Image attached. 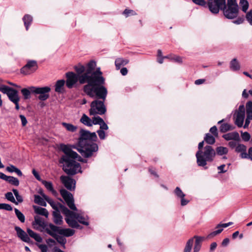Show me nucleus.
<instances>
[{
	"instance_id": "obj_1",
	"label": "nucleus",
	"mask_w": 252,
	"mask_h": 252,
	"mask_svg": "<svg viewBox=\"0 0 252 252\" xmlns=\"http://www.w3.org/2000/svg\"><path fill=\"white\" fill-rule=\"evenodd\" d=\"M96 63L94 60L90 61L86 65L79 64L74 67L76 74L73 72L66 73V85L69 88L79 81L81 84L85 85L83 91L91 97L95 96L103 99H106L107 90L104 86L105 79L102 75L100 68H96Z\"/></svg>"
},
{
	"instance_id": "obj_2",
	"label": "nucleus",
	"mask_w": 252,
	"mask_h": 252,
	"mask_svg": "<svg viewBox=\"0 0 252 252\" xmlns=\"http://www.w3.org/2000/svg\"><path fill=\"white\" fill-rule=\"evenodd\" d=\"M60 193L68 207L71 210L77 211V212L71 211L63 205L54 202L44 193H41V194L51 205L54 211L61 210L64 214L65 216V220L70 227L80 229H82V226L79 224L78 222L84 225H88L89 223L88 217L85 216L83 213L78 211L74 204V200L72 194L65 189H61L60 190Z\"/></svg>"
},
{
	"instance_id": "obj_3",
	"label": "nucleus",
	"mask_w": 252,
	"mask_h": 252,
	"mask_svg": "<svg viewBox=\"0 0 252 252\" xmlns=\"http://www.w3.org/2000/svg\"><path fill=\"white\" fill-rule=\"evenodd\" d=\"M61 149L65 154L60 159V162L63 164V171L66 174L71 175L78 172L81 173L80 164L74 159L78 157V160L81 162H86V160L79 156L76 152L72 151L71 148L67 145H61Z\"/></svg>"
},
{
	"instance_id": "obj_4",
	"label": "nucleus",
	"mask_w": 252,
	"mask_h": 252,
	"mask_svg": "<svg viewBox=\"0 0 252 252\" xmlns=\"http://www.w3.org/2000/svg\"><path fill=\"white\" fill-rule=\"evenodd\" d=\"M97 136L95 132L81 129L80 131V137L78 139V148L76 146L72 147L76 149L85 158H90L94 156L98 149L97 145L94 143Z\"/></svg>"
},
{
	"instance_id": "obj_5",
	"label": "nucleus",
	"mask_w": 252,
	"mask_h": 252,
	"mask_svg": "<svg viewBox=\"0 0 252 252\" xmlns=\"http://www.w3.org/2000/svg\"><path fill=\"white\" fill-rule=\"evenodd\" d=\"M213 3H208V6L211 12L214 14L219 13L220 9L223 11L224 16L227 19H233L238 15L239 6L236 0H227V4L218 6V4L214 5Z\"/></svg>"
},
{
	"instance_id": "obj_6",
	"label": "nucleus",
	"mask_w": 252,
	"mask_h": 252,
	"mask_svg": "<svg viewBox=\"0 0 252 252\" xmlns=\"http://www.w3.org/2000/svg\"><path fill=\"white\" fill-rule=\"evenodd\" d=\"M216 155V152L211 146H206L200 151L196 153L197 163L199 166H205L207 161L213 160Z\"/></svg>"
},
{
	"instance_id": "obj_7",
	"label": "nucleus",
	"mask_w": 252,
	"mask_h": 252,
	"mask_svg": "<svg viewBox=\"0 0 252 252\" xmlns=\"http://www.w3.org/2000/svg\"><path fill=\"white\" fill-rule=\"evenodd\" d=\"M94 97H96V96ZM99 99L100 98H99ZM102 99V101L97 99L92 102L91 108L89 111L90 115H94L95 114L103 115L106 112V109L104 104V101L105 99Z\"/></svg>"
},
{
	"instance_id": "obj_8",
	"label": "nucleus",
	"mask_w": 252,
	"mask_h": 252,
	"mask_svg": "<svg viewBox=\"0 0 252 252\" xmlns=\"http://www.w3.org/2000/svg\"><path fill=\"white\" fill-rule=\"evenodd\" d=\"M32 93L39 94L38 99L40 100H45L49 97V93L51 91V89L49 87H32Z\"/></svg>"
},
{
	"instance_id": "obj_9",
	"label": "nucleus",
	"mask_w": 252,
	"mask_h": 252,
	"mask_svg": "<svg viewBox=\"0 0 252 252\" xmlns=\"http://www.w3.org/2000/svg\"><path fill=\"white\" fill-rule=\"evenodd\" d=\"M0 90L3 94H6L7 95L9 99L13 103L20 101V97L17 90L8 86L4 87L1 88Z\"/></svg>"
},
{
	"instance_id": "obj_10",
	"label": "nucleus",
	"mask_w": 252,
	"mask_h": 252,
	"mask_svg": "<svg viewBox=\"0 0 252 252\" xmlns=\"http://www.w3.org/2000/svg\"><path fill=\"white\" fill-rule=\"evenodd\" d=\"M38 68L37 62L34 60L29 61L21 69V73L29 75L34 72Z\"/></svg>"
},
{
	"instance_id": "obj_11",
	"label": "nucleus",
	"mask_w": 252,
	"mask_h": 252,
	"mask_svg": "<svg viewBox=\"0 0 252 252\" xmlns=\"http://www.w3.org/2000/svg\"><path fill=\"white\" fill-rule=\"evenodd\" d=\"M50 228L53 230L54 232H58L60 235L65 237H70L74 235L75 230L70 228H62L60 227L54 225L52 223H50Z\"/></svg>"
},
{
	"instance_id": "obj_12",
	"label": "nucleus",
	"mask_w": 252,
	"mask_h": 252,
	"mask_svg": "<svg viewBox=\"0 0 252 252\" xmlns=\"http://www.w3.org/2000/svg\"><path fill=\"white\" fill-rule=\"evenodd\" d=\"M245 117V109L243 105H240L236 113L235 124L239 127L242 126Z\"/></svg>"
},
{
	"instance_id": "obj_13",
	"label": "nucleus",
	"mask_w": 252,
	"mask_h": 252,
	"mask_svg": "<svg viewBox=\"0 0 252 252\" xmlns=\"http://www.w3.org/2000/svg\"><path fill=\"white\" fill-rule=\"evenodd\" d=\"M64 187L69 190H74L75 188V181L68 176H62L60 178Z\"/></svg>"
},
{
	"instance_id": "obj_14",
	"label": "nucleus",
	"mask_w": 252,
	"mask_h": 252,
	"mask_svg": "<svg viewBox=\"0 0 252 252\" xmlns=\"http://www.w3.org/2000/svg\"><path fill=\"white\" fill-rule=\"evenodd\" d=\"M45 231L48 234L54 237L58 243L64 247V245L66 242V239L63 236L59 235L58 234H59L58 232H54L53 230H51L50 228V224L45 228Z\"/></svg>"
},
{
	"instance_id": "obj_15",
	"label": "nucleus",
	"mask_w": 252,
	"mask_h": 252,
	"mask_svg": "<svg viewBox=\"0 0 252 252\" xmlns=\"http://www.w3.org/2000/svg\"><path fill=\"white\" fill-rule=\"evenodd\" d=\"M175 196L181 200V204L182 206L186 205L189 201L185 198V194L182 191L179 187H176L174 191Z\"/></svg>"
},
{
	"instance_id": "obj_16",
	"label": "nucleus",
	"mask_w": 252,
	"mask_h": 252,
	"mask_svg": "<svg viewBox=\"0 0 252 252\" xmlns=\"http://www.w3.org/2000/svg\"><path fill=\"white\" fill-rule=\"evenodd\" d=\"M15 230L17 232L18 237L23 241L25 242H29L30 239L28 235L20 227L15 226Z\"/></svg>"
},
{
	"instance_id": "obj_17",
	"label": "nucleus",
	"mask_w": 252,
	"mask_h": 252,
	"mask_svg": "<svg viewBox=\"0 0 252 252\" xmlns=\"http://www.w3.org/2000/svg\"><path fill=\"white\" fill-rule=\"evenodd\" d=\"M193 239H195V244L193 249V252H199L201 248V242L204 239V237L198 236H194Z\"/></svg>"
},
{
	"instance_id": "obj_18",
	"label": "nucleus",
	"mask_w": 252,
	"mask_h": 252,
	"mask_svg": "<svg viewBox=\"0 0 252 252\" xmlns=\"http://www.w3.org/2000/svg\"><path fill=\"white\" fill-rule=\"evenodd\" d=\"M129 62L128 60L122 58H117L115 62L116 68L117 70L120 69L123 66L126 65Z\"/></svg>"
},
{
	"instance_id": "obj_19",
	"label": "nucleus",
	"mask_w": 252,
	"mask_h": 252,
	"mask_svg": "<svg viewBox=\"0 0 252 252\" xmlns=\"http://www.w3.org/2000/svg\"><path fill=\"white\" fill-rule=\"evenodd\" d=\"M65 81L64 80H59L56 82L55 84V91L58 93H63L64 91V86Z\"/></svg>"
},
{
	"instance_id": "obj_20",
	"label": "nucleus",
	"mask_w": 252,
	"mask_h": 252,
	"mask_svg": "<svg viewBox=\"0 0 252 252\" xmlns=\"http://www.w3.org/2000/svg\"><path fill=\"white\" fill-rule=\"evenodd\" d=\"M61 210L54 211L53 213L54 222L57 224H61L63 222V218L60 214Z\"/></svg>"
},
{
	"instance_id": "obj_21",
	"label": "nucleus",
	"mask_w": 252,
	"mask_h": 252,
	"mask_svg": "<svg viewBox=\"0 0 252 252\" xmlns=\"http://www.w3.org/2000/svg\"><path fill=\"white\" fill-rule=\"evenodd\" d=\"M33 208L36 214L45 216L46 218L48 217V212L45 208L39 206H33Z\"/></svg>"
},
{
	"instance_id": "obj_22",
	"label": "nucleus",
	"mask_w": 252,
	"mask_h": 252,
	"mask_svg": "<svg viewBox=\"0 0 252 252\" xmlns=\"http://www.w3.org/2000/svg\"><path fill=\"white\" fill-rule=\"evenodd\" d=\"M80 122L88 126H92V119L90 118L87 115L83 114L80 119Z\"/></svg>"
},
{
	"instance_id": "obj_23",
	"label": "nucleus",
	"mask_w": 252,
	"mask_h": 252,
	"mask_svg": "<svg viewBox=\"0 0 252 252\" xmlns=\"http://www.w3.org/2000/svg\"><path fill=\"white\" fill-rule=\"evenodd\" d=\"M34 219V221L33 222V225H35V224L38 225L39 226L43 228L45 230V228L49 225V224L46 225L44 221L42 220V219L38 216H35Z\"/></svg>"
},
{
	"instance_id": "obj_24",
	"label": "nucleus",
	"mask_w": 252,
	"mask_h": 252,
	"mask_svg": "<svg viewBox=\"0 0 252 252\" xmlns=\"http://www.w3.org/2000/svg\"><path fill=\"white\" fill-rule=\"evenodd\" d=\"M27 232L30 236L34 239L36 241L38 242H42V238L39 234L33 232L32 230L29 228L27 229Z\"/></svg>"
},
{
	"instance_id": "obj_25",
	"label": "nucleus",
	"mask_w": 252,
	"mask_h": 252,
	"mask_svg": "<svg viewBox=\"0 0 252 252\" xmlns=\"http://www.w3.org/2000/svg\"><path fill=\"white\" fill-rule=\"evenodd\" d=\"M240 64L236 59H233L230 63V68L233 71H238L240 69Z\"/></svg>"
},
{
	"instance_id": "obj_26",
	"label": "nucleus",
	"mask_w": 252,
	"mask_h": 252,
	"mask_svg": "<svg viewBox=\"0 0 252 252\" xmlns=\"http://www.w3.org/2000/svg\"><path fill=\"white\" fill-rule=\"evenodd\" d=\"M23 21L27 31L29 30V26L32 21V17L31 15L27 14L23 18Z\"/></svg>"
},
{
	"instance_id": "obj_27",
	"label": "nucleus",
	"mask_w": 252,
	"mask_h": 252,
	"mask_svg": "<svg viewBox=\"0 0 252 252\" xmlns=\"http://www.w3.org/2000/svg\"><path fill=\"white\" fill-rule=\"evenodd\" d=\"M62 125L66 129V130L69 132H73L76 131L77 129V126L70 123L63 122L62 123Z\"/></svg>"
},
{
	"instance_id": "obj_28",
	"label": "nucleus",
	"mask_w": 252,
	"mask_h": 252,
	"mask_svg": "<svg viewBox=\"0 0 252 252\" xmlns=\"http://www.w3.org/2000/svg\"><path fill=\"white\" fill-rule=\"evenodd\" d=\"M31 90L32 87H30L28 89L24 88L21 90V93L25 99H28L31 98V94L32 93Z\"/></svg>"
},
{
	"instance_id": "obj_29",
	"label": "nucleus",
	"mask_w": 252,
	"mask_h": 252,
	"mask_svg": "<svg viewBox=\"0 0 252 252\" xmlns=\"http://www.w3.org/2000/svg\"><path fill=\"white\" fill-rule=\"evenodd\" d=\"M193 244V238L189 239L186 243L184 252H190Z\"/></svg>"
},
{
	"instance_id": "obj_30",
	"label": "nucleus",
	"mask_w": 252,
	"mask_h": 252,
	"mask_svg": "<svg viewBox=\"0 0 252 252\" xmlns=\"http://www.w3.org/2000/svg\"><path fill=\"white\" fill-rule=\"evenodd\" d=\"M247 117L252 118V101H248L246 105Z\"/></svg>"
},
{
	"instance_id": "obj_31",
	"label": "nucleus",
	"mask_w": 252,
	"mask_h": 252,
	"mask_svg": "<svg viewBox=\"0 0 252 252\" xmlns=\"http://www.w3.org/2000/svg\"><path fill=\"white\" fill-rule=\"evenodd\" d=\"M42 182L48 190L52 192V193L54 195L56 194V191L54 189L53 185L51 182L42 181Z\"/></svg>"
},
{
	"instance_id": "obj_32",
	"label": "nucleus",
	"mask_w": 252,
	"mask_h": 252,
	"mask_svg": "<svg viewBox=\"0 0 252 252\" xmlns=\"http://www.w3.org/2000/svg\"><path fill=\"white\" fill-rule=\"evenodd\" d=\"M228 149L226 147L222 146L218 147L216 148V152L218 155L222 156L226 155L228 153Z\"/></svg>"
},
{
	"instance_id": "obj_33",
	"label": "nucleus",
	"mask_w": 252,
	"mask_h": 252,
	"mask_svg": "<svg viewBox=\"0 0 252 252\" xmlns=\"http://www.w3.org/2000/svg\"><path fill=\"white\" fill-rule=\"evenodd\" d=\"M204 141L209 144H213L215 142V138L214 136L207 133L204 137Z\"/></svg>"
},
{
	"instance_id": "obj_34",
	"label": "nucleus",
	"mask_w": 252,
	"mask_h": 252,
	"mask_svg": "<svg viewBox=\"0 0 252 252\" xmlns=\"http://www.w3.org/2000/svg\"><path fill=\"white\" fill-rule=\"evenodd\" d=\"M5 198L8 201L14 203L16 205H18V202L16 201L15 199L13 193L11 192H8L5 194Z\"/></svg>"
},
{
	"instance_id": "obj_35",
	"label": "nucleus",
	"mask_w": 252,
	"mask_h": 252,
	"mask_svg": "<svg viewBox=\"0 0 252 252\" xmlns=\"http://www.w3.org/2000/svg\"><path fill=\"white\" fill-rule=\"evenodd\" d=\"M15 213L16 215V217L18 219V220L21 222H24L25 220V218L23 214L18 209L15 208L14 209Z\"/></svg>"
},
{
	"instance_id": "obj_36",
	"label": "nucleus",
	"mask_w": 252,
	"mask_h": 252,
	"mask_svg": "<svg viewBox=\"0 0 252 252\" xmlns=\"http://www.w3.org/2000/svg\"><path fill=\"white\" fill-rule=\"evenodd\" d=\"M240 5L244 12H246L249 8V3L247 0H240Z\"/></svg>"
},
{
	"instance_id": "obj_37",
	"label": "nucleus",
	"mask_w": 252,
	"mask_h": 252,
	"mask_svg": "<svg viewBox=\"0 0 252 252\" xmlns=\"http://www.w3.org/2000/svg\"><path fill=\"white\" fill-rule=\"evenodd\" d=\"M231 129H232V126L228 124H223L221 125L220 127V130L222 132H226Z\"/></svg>"
},
{
	"instance_id": "obj_38",
	"label": "nucleus",
	"mask_w": 252,
	"mask_h": 252,
	"mask_svg": "<svg viewBox=\"0 0 252 252\" xmlns=\"http://www.w3.org/2000/svg\"><path fill=\"white\" fill-rule=\"evenodd\" d=\"M12 191L16 198V201L18 202V204L22 202L23 201V197L19 194L18 191L16 189H13Z\"/></svg>"
},
{
	"instance_id": "obj_39",
	"label": "nucleus",
	"mask_w": 252,
	"mask_h": 252,
	"mask_svg": "<svg viewBox=\"0 0 252 252\" xmlns=\"http://www.w3.org/2000/svg\"><path fill=\"white\" fill-rule=\"evenodd\" d=\"M7 182L15 186H18L19 185V181L18 179L12 176H9Z\"/></svg>"
},
{
	"instance_id": "obj_40",
	"label": "nucleus",
	"mask_w": 252,
	"mask_h": 252,
	"mask_svg": "<svg viewBox=\"0 0 252 252\" xmlns=\"http://www.w3.org/2000/svg\"><path fill=\"white\" fill-rule=\"evenodd\" d=\"M123 14L126 17H128L130 16H134L137 14L136 12L133 10L126 9L124 12Z\"/></svg>"
},
{
	"instance_id": "obj_41",
	"label": "nucleus",
	"mask_w": 252,
	"mask_h": 252,
	"mask_svg": "<svg viewBox=\"0 0 252 252\" xmlns=\"http://www.w3.org/2000/svg\"><path fill=\"white\" fill-rule=\"evenodd\" d=\"M247 147L243 144H238L236 145L235 150L237 152L241 153L242 152H246Z\"/></svg>"
},
{
	"instance_id": "obj_42",
	"label": "nucleus",
	"mask_w": 252,
	"mask_h": 252,
	"mask_svg": "<svg viewBox=\"0 0 252 252\" xmlns=\"http://www.w3.org/2000/svg\"><path fill=\"white\" fill-rule=\"evenodd\" d=\"M103 122V120L99 116L94 117L92 119V126L93 125H99Z\"/></svg>"
},
{
	"instance_id": "obj_43",
	"label": "nucleus",
	"mask_w": 252,
	"mask_h": 252,
	"mask_svg": "<svg viewBox=\"0 0 252 252\" xmlns=\"http://www.w3.org/2000/svg\"><path fill=\"white\" fill-rule=\"evenodd\" d=\"M0 210H5L6 211H12V207L8 204L0 203Z\"/></svg>"
},
{
	"instance_id": "obj_44",
	"label": "nucleus",
	"mask_w": 252,
	"mask_h": 252,
	"mask_svg": "<svg viewBox=\"0 0 252 252\" xmlns=\"http://www.w3.org/2000/svg\"><path fill=\"white\" fill-rule=\"evenodd\" d=\"M225 0H214V1H209V3H213V5L218 4V6H221L225 5Z\"/></svg>"
},
{
	"instance_id": "obj_45",
	"label": "nucleus",
	"mask_w": 252,
	"mask_h": 252,
	"mask_svg": "<svg viewBox=\"0 0 252 252\" xmlns=\"http://www.w3.org/2000/svg\"><path fill=\"white\" fill-rule=\"evenodd\" d=\"M246 18L249 23L252 26V11H249L247 13Z\"/></svg>"
},
{
	"instance_id": "obj_46",
	"label": "nucleus",
	"mask_w": 252,
	"mask_h": 252,
	"mask_svg": "<svg viewBox=\"0 0 252 252\" xmlns=\"http://www.w3.org/2000/svg\"><path fill=\"white\" fill-rule=\"evenodd\" d=\"M241 137L242 139L245 141H248L251 138L250 134L247 132L242 133Z\"/></svg>"
},
{
	"instance_id": "obj_47",
	"label": "nucleus",
	"mask_w": 252,
	"mask_h": 252,
	"mask_svg": "<svg viewBox=\"0 0 252 252\" xmlns=\"http://www.w3.org/2000/svg\"><path fill=\"white\" fill-rule=\"evenodd\" d=\"M43 200H45V199H43L39 195H34V202L35 203H37L39 205L41 203V202H42L43 201Z\"/></svg>"
},
{
	"instance_id": "obj_48",
	"label": "nucleus",
	"mask_w": 252,
	"mask_h": 252,
	"mask_svg": "<svg viewBox=\"0 0 252 252\" xmlns=\"http://www.w3.org/2000/svg\"><path fill=\"white\" fill-rule=\"evenodd\" d=\"M244 21L243 17H239L236 20L233 21V23L236 25H240L242 24Z\"/></svg>"
},
{
	"instance_id": "obj_49",
	"label": "nucleus",
	"mask_w": 252,
	"mask_h": 252,
	"mask_svg": "<svg viewBox=\"0 0 252 252\" xmlns=\"http://www.w3.org/2000/svg\"><path fill=\"white\" fill-rule=\"evenodd\" d=\"M169 59H171V60H173L174 61L179 63H181L182 62V58L179 56H174L172 57L169 56Z\"/></svg>"
},
{
	"instance_id": "obj_50",
	"label": "nucleus",
	"mask_w": 252,
	"mask_h": 252,
	"mask_svg": "<svg viewBox=\"0 0 252 252\" xmlns=\"http://www.w3.org/2000/svg\"><path fill=\"white\" fill-rule=\"evenodd\" d=\"M97 133H98L100 139H104L105 138V133L104 130H98L97 131Z\"/></svg>"
},
{
	"instance_id": "obj_51",
	"label": "nucleus",
	"mask_w": 252,
	"mask_h": 252,
	"mask_svg": "<svg viewBox=\"0 0 252 252\" xmlns=\"http://www.w3.org/2000/svg\"><path fill=\"white\" fill-rule=\"evenodd\" d=\"M210 131L214 135V136H217L218 135L217 128L216 126L212 127L210 129Z\"/></svg>"
},
{
	"instance_id": "obj_52",
	"label": "nucleus",
	"mask_w": 252,
	"mask_h": 252,
	"mask_svg": "<svg viewBox=\"0 0 252 252\" xmlns=\"http://www.w3.org/2000/svg\"><path fill=\"white\" fill-rule=\"evenodd\" d=\"M192 1L196 4L199 5H204L205 4V1L204 0H192Z\"/></svg>"
},
{
	"instance_id": "obj_53",
	"label": "nucleus",
	"mask_w": 252,
	"mask_h": 252,
	"mask_svg": "<svg viewBox=\"0 0 252 252\" xmlns=\"http://www.w3.org/2000/svg\"><path fill=\"white\" fill-rule=\"evenodd\" d=\"M99 126H100V130H107L108 129V126L104 122V121H103V122H102Z\"/></svg>"
},
{
	"instance_id": "obj_54",
	"label": "nucleus",
	"mask_w": 252,
	"mask_h": 252,
	"mask_svg": "<svg viewBox=\"0 0 252 252\" xmlns=\"http://www.w3.org/2000/svg\"><path fill=\"white\" fill-rule=\"evenodd\" d=\"M223 137L227 140H229L234 138L233 133H228L223 135Z\"/></svg>"
},
{
	"instance_id": "obj_55",
	"label": "nucleus",
	"mask_w": 252,
	"mask_h": 252,
	"mask_svg": "<svg viewBox=\"0 0 252 252\" xmlns=\"http://www.w3.org/2000/svg\"><path fill=\"white\" fill-rule=\"evenodd\" d=\"M20 118L21 119L22 124L23 126H25L27 124V121L26 117L22 115H20Z\"/></svg>"
},
{
	"instance_id": "obj_56",
	"label": "nucleus",
	"mask_w": 252,
	"mask_h": 252,
	"mask_svg": "<svg viewBox=\"0 0 252 252\" xmlns=\"http://www.w3.org/2000/svg\"><path fill=\"white\" fill-rule=\"evenodd\" d=\"M15 168H17L15 166L13 165H11L9 166H7L6 168V170L8 171L9 172H15Z\"/></svg>"
},
{
	"instance_id": "obj_57",
	"label": "nucleus",
	"mask_w": 252,
	"mask_h": 252,
	"mask_svg": "<svg viewBox=\"0 0 252 252\" xmlns=\"http://www.w3.org/2000/svg\"><path fill=\"white\" fill-rule=\"evenodd\" d=\"M9 176H8L2 172H0V178L7 182Z\"/></svg>"
},
{
	"instance_id": "obj_58",
	"label": "nucleus",
	"mask_w": 252,
	"mask_h": 252,
	"mask_svg": "<svg viewBox=\"0 0 252 252\" xmlns=\"http://www.w3.org/2000/svg\"><path fill=\"white\" fill-rule=\"evenodd\" d=\"M39 248L42 252H47L48 248L45 245H40Z\"/></svg>"
},
{
	"instance_id": "obj_59",
	"label": "nucleus",
	"mask_w": 252,
	"mask_h": 252,
	"mask_svg": "<svg viewBox=\"0 0 252 252\" xmlns=\"http://www.w3.org/2000/svg\"><path fill=\"white\" fill-rule=\"evenodd\" d=\"M32 173L34 176L35 177V178L38 180V181H40V177L38 173L36 171L35 169H33L32 171Z\"/></svg>"
},
{
	"instance_id": "obj_60",
	"label": "nucleus",
	"mask_w": 252,
	"mask_h": 252,
	"mask_svg": "<svg viewBox=\"0 0 252 252\" xmlns=\"http://www.w3.org/2000/svg\"><path fill=\"white\" fill-rule=\"evenodd\" d=\"M251 120H252V118L249 119V117H247L246 121H245V123L244 126V128H247L248 127L250 123Z\"/></svg>"
},
{
	"instance_id": "obj_61",
	"label": "nucleus",
	"mask_w": 252,
	"mask_h": 252,
	"mask_svg": "<svg viewBox=\"0 0 252 252\" xmlns=\"http://www.w3.org/2000/svg\"><path fill=\"white\" fill-rule=\"evenodd\" d=\"M240 156L243 158H249V155L246 153V151L241 152Z\"/></svg>"
},
{
	"instance_id": "obj_62",
	"label": "nucleus",
	"mask_w": 252,
	"mask_h": 252,
	"mask_svg": "<svg viewBox=\"0 0 252 252\" xmlns=\"http://www.w3.org/2000/svg\"><path fill=\"white\" fill-rule=\"evenodd\" d=\"M218 233L217 232V231H214L211 233H210L207 237V238L208 239H210V238H212L213 237H214V236H215L216 235H218Z\"/></svg>"
},
{
	"instance_id": "obj_63",
	"label": "nucleus",
	"mask_w": 252,
	"mask_h": 252,
	"mask_svg": "<svg viewBox=\"0 0 252 252\" xmlns=\"http://www.w3.org/2000/svg\"><path fill=\"white\" fill-rule=\"evenodd\" d=\"M127 72L128 71L126 67H123L120 70L121 73L124 76L126 75L127 74Z\"/></svg>"
},
{
	"instance_id": "obj_64",
	"label": "nucleus",
	"mask_w": 252,
	"mask_h": 252,
	"mask_svg": "<svg viewBox=\"0 0 252 252\" xmlns=\"http://www.w3.org/2000/svg\"><path fill=\"white\" fill-rule=\"evenodd\" d=\"M249 92L248 93L247 90L246 89L244 90V91L242 92V97L244 98H247L249 97Z\"/></svg>"
}]
</instances>
